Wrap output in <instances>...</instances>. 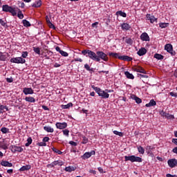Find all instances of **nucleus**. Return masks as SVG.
<instances>
[{
    "label": "nucleus",
    "instance_id": "7c9ffc66",
    "mask_svg": "<svg viewBox=\"0 0 177 177\" xmlns=\"http://www.w3.org/2000/svg\"><path fill=\"white\" fill-rule=\"evenodd\" d=\"M46 22L47 24L50 26V28H55V25H53V24H52V22H50V20L49 19V17L46 16Z\"/></svg>",
    "mask_w": 177,
    "mask_h": 177
},
{
    "label": "nucleus",
    "instance_id": "f8f14e48",
    "mask_svg": "<svg viewBox=\"0 0 177 177\" xmlns=\"http://www.w3.org/2000/svg\"><path fill=\"white\" fill-rule=\"evenodd\" d=\"M133 71H136V73H141L142 74H146V71L141 66H135L133 68Z\"/></svg>",
    "mask_w": 177,
    "mask_h": 177
},
{
    "label": "nucleus",
    "instance_id": "ea45409f",
    "mask_svg": "<svg viewBox=\"0 0 177 177\" xmlns=\"http://www.w3.org/2000/svg\"><path fill=\"white\" fill-rule=\"evenodd\" d=\"M138 150L140 154H145V149L143 148V147L142 146L138 147Z\"/></svg>",
    "mask_w": 177,
    "mask_h": 177
},
{
    "label": "nucleus",
    "instance_id": "c03bdc74",
    "mask_svg": "<svg viewBox=\"0 0 177 177\" xmlns=\"http://www.w3.org/2000/svg\"><path fill=\"white\" fill-rule=\"evenodd\" d=\"M3 110H6V111H9V109L8 106L4 105H0V111H3Z\"/></svg>",
    "mask_w": 177,
    "mask_h": 177
},
{
    "label": "nucleus",
    "instance_id": "338daca9",
    "mask_svg": "<svg viewBox=\"0 0 177 177\" xmlns=\"http://www.w3.org/2000/svg\"><path fill=\"white\" fill-rule=\"evenodd\" d=\"M172 151L174 153V154H177V147H174L172 149Z\"/></svg>",
    "mask_w": 177,
    "mask_h": 177
},
{
    "label": "nucleus",
    "instance_id": "a211bd4d",
    "mask_svg": "<svg viewBox=\"0 0 177 177\" xmlns=\"http://www.w3.org/2000/svg\"><path fill=\"white\" fill-rule=\"evenodd\" d=\"M1 165H2V167H13V164L12 162H9L8 161H6V160L1 161Z\"/></svg>",
    "mask_w": 177,
    "mask_h": 177
},
{
    "label": "nucleus",
    "instance_id": "a19ab883",
    "mask_svg": "<svg viewBox=\"0 0 177 177\" xmlns=\"http://www.w3.org/2000/svg\"><path fill=\"white\" fill-rule=\"evenodd\" d=\"M113 133H114V135H117L118 136H120V137L124 136V133L120 132V131H116V130L113 131Z\"/></svg>",
    "mask_w": 177,
    "mask_h": 177
},
{
    "label": "nucleus",
    "instance_id": "9d476101",
    "mask_svg": "<svg viewBox=\"0 0 177 177\" xmlns=\"http://www.w3.org/2000/svg\"><path fill=\"white\" fill-rule=\"evenodd\" d=\"M55 126L57 129H66V127H67V122H57Z\"/></svg>",
    "mask_w": 177,
    "mask_h": 177
},
{
    "label": "nucleus",
    "instance_id": "dca6fc26",
    "mask_svg": "<svg viewBox=\"0 0 177 177\" xmlns=\"http://www.w3.org/2000/svg\"><path fill=\"white\" fill-rule=\"evenodd\" d=\"M131 99H133V100H135V102L138 104H140V103H142V99H140V97H138V96L133 94L131 95Z\"/></svg>",
    "mask_w": 177,
    "mask_h": 177
},
{
    "label": "nucleus",
    "instance_id": "3c124183",
    "mask_svg": "<svg viewBox=\"0 0 177 177\" xmlns=\"http://www.w3.org/2000/svg\"><path fill=\"white\" fill-rule=\"evenodd\" d=\"M27 56H28V52L27 51L22 52L21 57H24V59H26Z\"/></svg>",
    "mask_w": 177,
    "mask_h": 177
},
{
    "label": "nucleus",
    "instance_id": "412c9836",
    "mask_svg": "<svg viewBox=\"0 0 177 177\" xmlns=\"http://www.w3.org/2000/svg\"><path fill=\"white\" fill-rule=\"evenodd\" d=\"M44 129L46 132H49L50 133H53V132H55V129H53L50 126H45L44 127Z\"/></svg>",
    "mask_w": 177,
    "mask_h": 177
},
{
    "label": "nucleus",
    "instance_id": "0eeeda50",
    "mask_svg": "<svg viewBox=\"0 0 177 177\" xmlns=\"http://www.w3.org/2000/svg\"><path fill=\"white\" fill-rule=\"evenodd\" d=\"M165 50H167V52L170 53L171 55V56H175L176 53H175V51H174V49H173L172 46L171 44H166L165 46Z\"/></svg>",
    "mask_w": 177,
    "mask_h": 177
},
{
    "label": "nucleus",
    "instance_id": "864d4df0",
    "mask_svg": "<svg viewBox=\"0 0 177 177\" xmlns=\"http://www.w3.org/2000/svg\"><path fill=\"white\" fill-rule=\"evenodd\" d=\"M84 68L87 70V71H92V69H91V66L88 64H84Z\"/></svg>",
    "mask_w": 177,
    "mask_h": 177
},
{
    "label": "nucleus",
    "instance_id": "7ed1b4c3",
    "mask_svg": "<svg viewBox=\"0 0 177 177\" xmlns=\"http://www.w3.org/2000/svg\"><path fill=\"white\" fill-rule=\"evenodd\" d=\"M125 161H131V162H142L143 159L139 156H136L134 155L131 156H124Z\"/></svg>",
    "mask_w": 177,
    "mask_h": 177
},
{
    "label": "nucleus",
    "instance_id": "774afa93",
    "mask_svg": "<svg viewBox=\"0 0 177 177\" xmlns=\"http://www.w3.org/2000/svg\"><path fill=\"white\" fill-rule=\"evenodd\" d=\"M97 169H98L99 172H100V174H103V168L98 167Z\"/></svg>",
    "mask_w": 177,
    "mask_h": 177
},
{
    "label": "nucleus",
    "instance_id": "f03ea898",
    "mask_svg": "<svg viewBox=\"0 0 177 177\" xmlns=\"http://www.w3.org/2000/svg\"><path fill=\"white\" fill-rule=\"evenodd\" d=\"M17 9H19V8L17 7L13 8L12 6H10L8 4L3 5L2 6L3 12L11 13L12 16H16L17 15Z\"/></svg>",
    "mask_w": 177,
    "mask_h": 177
},
{
    "label": "nucleus",
    "instance_id": "b1692460",
    "mask_svg": "<svg viewBox=\"0 0 177 177\" xmlns=\"http://www.w3.org/2000/svg\"><path fill=\"white\" fill-rule=\"evenodd\" d=\"M124 75H126L127 78H128L129 80H134L135 78V76H133V75L129 73V71L124 72Z\"/></svg>",
    "mask_w": 177,
    "mask_h": 177
},
{
    "label": "nucleus",
    "instance_id": "72a5a7b5",
    "mask_svg": "<svg viewBox=\"0 0 177 177\" xmlns=\"http://www.w3.org/2000/svg\"><path fill=\"white\" fill-rule=\"evenodd\" d=\"M117 16H121L122 17H127V13L122 12V10L116 12Z\"/></svg>",
    "mask_w": 177,
    "mask_h": 177
},
{
    "label": "nucleus",
    "instance_id": "4be33fe9",
    "mask_svg": "<svg viewBox=\"0 0 177 177\" xmlns=\"http://www.w3.org/2000/svg\"><path fill=\"white\" fill-rule=\"evenodd\" d=\"M147 20L150 21V23H154V21H156V20H157V19H156V17H154V16L151 15L150 14L147 15Z\"/></svg>",
    "mask_w": 177,
    "mask_h": 177
},
{
    "label": "nucleus",
    "instance_id": "37998d69",
    "mask_svg": "<svg viewBox=\"0 0 177 177\" xmlns=\"http://www.w3.org/2000/svg\"><path fill=\"white\" fill-rule=\"evenodd\" d=\"M1 132H2V133H9V129L6 127H2L1 129Z\"/></svg>",
    "mask_w": 177,
    "mask_h": 177
},
{
    "label": "nucleus",
    "instance_id": "aec40b11",
    "mask_svg": "<svg viewBox=\"0 0 177 177\" xmlns=\"http://www.w3.org/2000/svg\"><path fill=\"white\" fill-rule=\"evenodd\" d=\"M31 169V165H26L25 166H22L20 169L19 171H21V172H23L24 171H28Z\"/></svg>",
    "mask_w": 177,
    "mask_h": 177
},
{
    "label": "nucleus",
    "instance_id": "2f4dec72",
    "mask_svg": "<svg viewBox=\"0 0 177 177\" xmlns=\"http://www.w3.org/2000/svg\"><path fill=\"white\" fill-rule=\"evenodd\" d=\"M12 149L15 151H18V153H21L23 151V148L21 147L14 146Z\"/></svg>",
    "mask_w": 177,
    "mask_h": 177
},
{
    "label": "nucleus",
    "instance_id": "bf43d9fd",
    "mask_svg": "<svg viewBox=\"0 0 177 177\" xmlns=\"http://www.w3.org/2000/svg\"><path fill=\"white\" fill-rule=\"evenodd\" d=\"M38 146H40V147L46 146V142H44V141L41 142H39Z\"/></svg>",
    "mask_w": 177,
    "mask_h": 177
},
{
    "label": "nucleus",
    "instance_id": "9b49d317",
    "mask_svg": "<svg viewBox=\"0 0 177 177\" xmlns=\"http://www.w3.org/2000/svg\"><path fill=\"white\" fill-rule=\"evenodd\" d=\"M23 93H24V95H32L34 94V90H32V88L25 87L23 89Z\"/></svg>",
    "mask_w": 177,
    "mask_h": 177
},
{
    "label": "nucleus",
    "instance_id": "de8ad7c7",
    "mask_svg": "<svg viewBox=\"0 0 177 177\" xmlns=\"http://www.w3.org/2000/svg\"><path fill=\"white\" fill-rule=\"evenodd\" d=\"M52 150H53V151H54V153H57V154H59V155L63 154V152H62L61 151H59V149H57L55 147H53Z\"/></svg>",
    "mask_w": 177,
    "mask_h": 177
},
{
    "label": "nucleus",
    "instance_id": "5fc2aeb1",
    "mask_svg": "<svg viewBox=\"0 0 177 177\" xmlns=\"http://www.w3.org/2000/svg\"><path fill=\"white\" fill-rule=\"evenodd\" d=\"M0 24L3 27H5V26H6V22H5V21H3L2 19H0Z\"/></svg>",
    "mask_w": 177,
    "mask_h": 177
},
{
    "label": "nucleus",
    "instance_id": "393cba45",
    "mask_svg": "<svg viewBox=\"0 0 177 177\" xmlns=\"http://www.w3.org/2000/svg\"><path fill=\"white\" fill-rule=\"evenodd\" d=\"M42 5V1L41 0H38L35 1L32 6L33 8H40V6Z\"/></svg>",
    "mask_w": 177,
    "mask_h": 177
},
{
    "label": "nucleus",
    "instance_id": "8fccbe9b",
    "mask_svg": "<svg viewBox=\"0 0 177 177\" xmlns=\"http://www.w3.org/2000/svg\"><path fill=\"white\" fill-rule=\"evenodd\" d=\"M82 143V145H86V143H88V138L83 136Z\"/></svg>",
    "mask_w": 177,
    "mask_h": 177
},
{
    "label": "nucleus",
    "instance_id": "a878e982",
    "mask_svg": "<svg viewBox=\"0 0 177 177\" xmlns=\"http://www.w3.org/2000/svg\"><path fill=\"white\" fill-rule=\"evenodd\" d=\"M156 104H157L156 101H154V100H151L149 103L146 104L145 106L146 107H153V106H156Z\"/></svg>",
    "mask_w": 177,
    "mask_h": 177
},
{
    "label": "nucleus",
    "instance_id": "680f3d73",
    "mask_svg": "<svg viewBox=\"0 0 177 177\" xmlns=\"http://www.w3.org/2000/svg\"><path fill=\"white\" fill-rule=\"evenodd\" d=\"M74 62H80V63H82V59H81V58H75Z\"/></svg>",
    "mask_w": 177,
    "mask_h": 177
},
{
    "label": "nucleus",
    "instance_id": "c9c22d12",
    "mask_svg": "<svg viewBox=\"0 0 177 177\" xmlns=\"http://www.w3.org/2000/svg\"><path fill=\"white\" fill-rule=\"evenodd\" d=\"M18 11V13H17V17H19V19H24V15H23V12H21V10H20V9H17V12Z\"/></svg>",
    "mask_w": 177,
    "mask_h": 177
},
{
    "label": "nucleus",
    "instance_id": "5701e85b",
    "mask_svg": "<svg viewBox=\"0 0 177 177\" xmlns=\"http://www.w3.org/2000/svg\"><path fill=\"white\" fill-rule=\"evenodd\" d=\"M109 55L111 56V57H114V59H120L121 56L118 53H109Z\"/></svg>",
    "mask_w": 177,
    "mask_h": 177
},
{
    "label": "nucleus",
    "instance_id": "49530a36",
    "mask_svg": "<svg viewBox=\"0 0 177 177\" xmlns=\"http://www.w3.org/2000/svg\"><path fill=\"white\" fill-rule=\"evenodd\" d=\"M125 42L128 44V45H132L133 44V41L131 38L126 39Z\"/></svg>",
    "mask_w": 177,
    "mask_h": 177
},
{
    "label": "nucleus",
    "instance_id": "4d7b16f0",
    "mask_svg": "<svg viewBox=\"0 0 177 177\" xmlns=\"http://www.w3.org/2000/svg\"><path fill=\"white\" fill-rule=\"evenodd\" d=\"M6 81H7V82H9V83L13 82V77H7V78H6Z\"/></svg>",
    "mask_w": 177,
    "mask_h": 177
},
{
    "label": "nucleus",
    "instance_id": "13d9d810",
    "mask_svg": "<svg viewBox=\"0 0 177 177\" xmlns=\"http://www.w3.org/2000/svg\"><path fill=\"white\" fill-rule=\"evenodd\" d=\"M1 149H3V150H8V146L6 145V144H4L3 145H1Z\"/></svg>",
    "mask_w": 177,
    "mask_h": 177
},
{
    "label": "nucleus",
    "instance_id": "09e8293b",
    "mask_svg": "<svg viewBox=\"0 0 177 177\" xmlns=\"http://www.w3.org/2000/svg\"><path fill=\"white\" fill-rule=\"evenodd\" d=\"M62 132L65 136H67V138H68L70 134V131L68 129L63 130Z\"/></svg>",
    "mask_w": 177,
    "mask_h": 177
},
{
    "label": "nucleus",
    "instance_id": "58836bf2",
    "mask_svg": "<svg viewBox=\"0 0 177 177\" xmlns=\"http://www.w3.org/2000/svg\"><path fill=\"white\" fill-rule=\"evenodd\" d=\"M31 143H32V138H31V137H29L27 139V143L25 144V146L26 147H28V146H30V145H31Z\"/></svg>",
    "mask_w": 177,
    "mask_h": 177
},
{
    "label": "nucleus",
    "instance_id": "e433bc0d",
    "mask_svg": "<svg viewBox=\"0 0 177 177\" xmlns=\"http://www.w3.org/2000/svg\"><path fill=\"white\" fill-rule=\"evenodd\" d=\"M154 57L158 60H162V59H164V56H162L161 54H155Z\"/></svg>",
    "mask_w": 177,
    "mask_h": 177
},
{
    "label": "nucleus",
    "instance_id": "f257e3e1",
    "mask_svg": "<svg viewBox=\"0 0 177 177\" xmlns=\"http://www.w3.org/2000/svg\"><path fill=\"white\" fill-rule=\"evenodd\" d=\"M91 88L96 92V93H97L98 96L102 97V99H109V97H110V94L107 93L106 90H102L100 88L95 86V85H92Z\"/></svg>",
    "mask_w": 177,
    "mask_h": 177
},
{
    "label": "nucleus",
    "instance_id": "4c0bfd02",
    "mask_svg": "<svg viewBox=\"0 0 177 177\" xmlns=\"http://www.w3.org/2000/svg\"><path fill=\"white\" fill-rule=\"evenodd\" d=\"M168 26H169V24H168V23H160L159 24V27H160V28H167V27H168Z\"/></svg>",
    "mask_w": 177,
    "mask_h": 177
},
{
    "label": "nucleus",
    "instance_id": "bb28decb",
    "mask_svg": "<svg viewBox=\"0 0 177 177\" xmlns=\"http://www.w3.org/2000/svg\"><path fill=\"white\" fill-rule=\"evenodd\" d=\"M25 100L29 103H35V98L33 97H26Z\"/></svg>",
    "mask_w": 177,
    "mask_h": 177
},
{
    "label": "nucleus",
    "instance_id": "69168bd1",
    "mask_svg": "<svg viewBox=\"0 0 177 177\" xmlns=\"http://www.w3.org/2000/svg\"><path fill=\"white\" fill-rule=\"evenodd\" d=\"M166 177H177L176 175H172V174H167L166 175Z\"/></svg>",
    "mask_w": 177,
    "mask_h": 177
},
{
    "label": "nucleus",
    "instance_id": "6e6d98bb",
    "mask_svg": "<svg viewBox=\"0 0 177 177\" xmlns=\"http://www.w3.org/2000/svg\"><path fill=\"white\" fill-rule=\"evenodd\" d=\"M169 95H170V96H172L173 97H177V93L170 92Z\"/></svg>",
    "mask_w": 177,
    "mask_h": 177
},
{
    "label": "nucleus",
    "instance_id": "e2e57ef3",
    "mask_svg": "<svg viewBox=\"0 0 177 177\" xmlns=\"http://www.w3.org/2000/svg\"><path fill=\"white\" fill-rule=\"evenodd\" d=\"M43 142H44V143H45L46 142H49V137H44V138H43Z\"/></svg>",
    "mask_w": 177,
    "mask_h": 177
},
{
    "label": "nucleus",
    "instance_id": "f704fd0d",
    "mask_svg": "<svg viewBox=\"0 0 177 177\" xmlns=\"http://www.w3.org/2000/svg\"><path fill=\"white\" fill-rule=\"evenodd\" d=\"M22 23L24 27H31V24H30V21H27L26 19L22 20Z\"/></svg>",
    "mask_w": 177,
    "mask_h": 177
},
{
    "label": "nucleus",
    "instance_id": "cd10ccee",
    "mask_svg": "<svg viewBox=\"0 0 177 177\" xmlns=\"http://www.w3.org/2000/svg\"><path fill=\"white\" fill-rule=\"evenodd\" d=\"M55 165H59L60 167H62V162H59V160H55L50 164V167H51L52 168H53V167H55Z\"/></svg>",
    "mask_w": 177,
    "mask_h": 177
},
{
    "label": "nucleus",
    "instance_id": "473e14b6",
    "mask_svg": "<svg viewBox=\"0 0 177 177\" xmlns=\"http://www.w3.org/2000/svg\"><path fill=\"white\" fill-rule=\"evenodd\" d=\"M65 171L66 172H73V171H75V168L73 166H68L65 168Z\"/></svg>",
    "mask_w": 177,
    "mask_h": 177
},
{
    "label": "nucleus",
    "instance_id": "4468645a",
    "mask_svg": "<svg viewBox=\"0 0 177 177\" xmlns=\"http://www.w3.org/2000/svg\"><path fill=\"white\" fill-rule=\"evenodd\" d=\"M55 50H57V52H59V53H60L62 56H64V57H67L68 56V53L66 51H63L62 49H60V47L59 46H57L55 48Z\"/></svg>",
    "mask_w": 177,
    "mask_h": 177
},
{
    "label": "nucleus",
    "instance_id": "1a4fd4ad",
    "mask_svg": "<svg viewBox=\"0 0 177 177\" xmlns=\"http://www.w3.org/2000/svg\"><path fill=\"white\" fill-rule=\"evenodd\" d=\"M167 164L170 168H175L177 165V159L172 158L167 161Z\"/></svg>",
    "mask_w": 177,
    "mask_h": 177
},
{
    "label": "nucleus",
    "instance_id": "c756f323",
    "mask_svg": "<svg viewBox=\"0 0 177 177\" xmlns=\"http://www.w3.org/2000/svg\"><path fill=\"white\" fill-rule=\"evenodd\" d=\"M7 56L8 53H6V55H4L3 53L0 52V60L1 62H5V60H6Z\"/></svg>",
    "mask_w": 177,
    "mask_h": 177
},
{
    "label": "nucleus",
    "instance_id": "c85d7f7f",
    "mask_svg": "<svg viewBox=\"0 0 177 177\" xmlns=\"http://www.w3.org/2000/svg\"><path fill=\"white\" fill-rule=\"evenodd\" d=\"M163 115H164V117L167 118V120H174V118H175L174 115H171V114L167 113H163Z\"/></svg>",
    "mask_w": 177,
    "mask_h": 177
},
{
    "label": "nucleus",
    "instance_id": "052dcab7",
    "mask_svg": "<svg viewBox=\"0 0 177 177\" xmlns=\"http://www.w3.org/2000/svg\"><path fill=\"white\" fill-rule=\"evenodd\" d=\"M69 145H71V146H77V144L74 141H70Z\"/></svg>",
    "mask_w": 177,
    "mask_h": 177
},
{
    "label": "nucleus",
    "instance_id": "6ab92c4d",
    "mask_svg": "<svg viewBox=\"0 0 177 177\" xmlns=\"http://www.w3.org/2000/svg\"><path fill=\"white\" fill-rule=\"evenodd\" d=\"M121 28L124 31H128L131 28V26L127 23H124L121 25Z\"/></svg>",
    "mask_w": 177,
    "mask_h": 177
},
{
    "label": "nucleus",
    "instance_id": "6e6552de",
    "mask_svg": "<svg viewBox=\"0 0 177 177\" xmlns=\"http://www.w3.org/2000/svg\"><path fill=\"white\" fill-rule=\"evenodd\" d=\"M95 154H96V152L95 151H91L90 152H86L82 156V158L83 160H86L87 158H91V157H92V156H95Z\"/></svg>",
    "mask_w": 177,
    "mask_h": 177
},
{
    "label": "nucleus",
    "instance_id": "423d86ee",
    "mask_svg": "<svg viewBox=\"0 0 177 177\" xmlns=\"http://www.w3.org/2000/svg\"><path fill=\"white\" fill-rule=\"evenodd\" d=\"M10 62L11 63H17V64H24V63H26V59L21 58V57H13L10 59Z\"/></svg>",
    "mask_w": 177,
    "mask_h": 177
},
{
    "label": "nucleus",
    "instance_id": "2eb2a0df",
    "mask_svg": "<svg viewBox=\"0 0 177 177\" xmlns=\"http://www.w3.org/2000/svg\"><path fill=\"white\" fill-rule=\"evenodd\" d=\"M120 60H124V62H132V57L128 56V55H123L119 57Z\"/></svg>",
    "mask_w": 177,
    "mask_h": 177
},
{
    "label": "nucleus",
    "instance_id": "ddd939ff",
    "mask_svg": "<svg viewBox=\"0 0 177 177\" xmlns=\"http://www.w3.org/2000/svg\"><path fill=\"white\" fill-rule=\"evenodd\" d=\"M140 39L145 41H150V37L147 34V32H143L140 35Z\"/></svg>",
    "mask_w": 177,
    "mask_h": 177
},
{
    "label": "nucleus",
    "instance_id": "20e7f679",
    "mask_svg": "<svg viewBox=\"0 0 177 177\" xmlns=\"http://www.w3.org/2000/svg\"><path fill=\"white\" fill-rule=\"evenodd\" d=\"M96 55L98 57L99 62H100V60L109 62V57H107V54L104 53L103 51H97Z\"/></svg>",
    "mask_w": 177,
    "mask_h": 177
},
{
    "label": "nucleus",
    "instance_id": "79ce46f5",
    "mask_svg": "<svg viewBox=\"0 0 177 177\" xmlns=\"http://www.w3.org/2000/svg\"><path fill=\"white\" fill-rule=\"evenodd\" d=\"M69 107H73V103H68L66 105H62V109H68Z\"/></svg>",
    "mask_w": 177,
    "mask_h": 177
},
{
    "label": "nucleus",
    "instance_id": "0e129e2a",
    "mask_svg": "<svg viewBox=\"0 0 177 177\" xmlns=\"http://www.w3.org/2000/svg\"><path fill=\"white\" fill-rule=\"evenodd\" d=\"M171 142L172 143H174V145H176L177 146V138H173Z\"/></svg>",
    "mask_w": 177,
    "mask_h": 177
},
{
    "label": "nucleus",
    "instance_id": "a18cd8bd",
    "mask_svg": "<svg viewBox=\"0 0 177 177\" xmlns=\"http://www.w3.org/2000/svg\"><path fill=\"white\" fill-rule=\"evenodd\" d=\"M33 50L37 55H40L41 54V50L39 49V47H33Z\"/></svg>",
    "mask_w": 177,
    "mask_h": 177
},
{
    "label": "nucleus",
    "instance_id": "603ef678",
    "mask_svg": "<svg viewBox=\"0 0 177 177\" xmlns=\"http://www.w3.org/2000/svg\"><path fill=\"white\" fill-rule=\"evenodd\" d=\"M90 50H83L82 51V55H84V56H86V55H88L89 54Z\"/></svg>",
    "mask_w": 177,
    "mask_h": 177
},
{
    "label": "nucleus",
    "instance_id": "39448f33",
    "mask_svg": "<svg viewBox=\"0 0 177 177\" xmlns=\"http://www.w3.org/2000/svg\"><path fill=\"white\" fill-rule=\"evenodd\" d=\"M89 59H91V60H93L94 62H99V57H97V54H96L95 52L90 50L88 52V55H86Z\"/></svg>",
    "mask_w": 177,
    "mask_h": 177
},
{
    "label": "nucleus",
    "instance_id": "f3484780",
    "mask_svg": "<svg viewBox=\"0 0 177 177\" xmlns=\"http://www.w3.org/2000/svg\"><path fill=\"white\" fill-rule=\"evenodd\" d=\"M146 53H147V50H146L145 48H141L137 53L138 56H145Z\"/></svg>",
    "mask_w": 177,
    "mask_h": 177
}]
</instances>
